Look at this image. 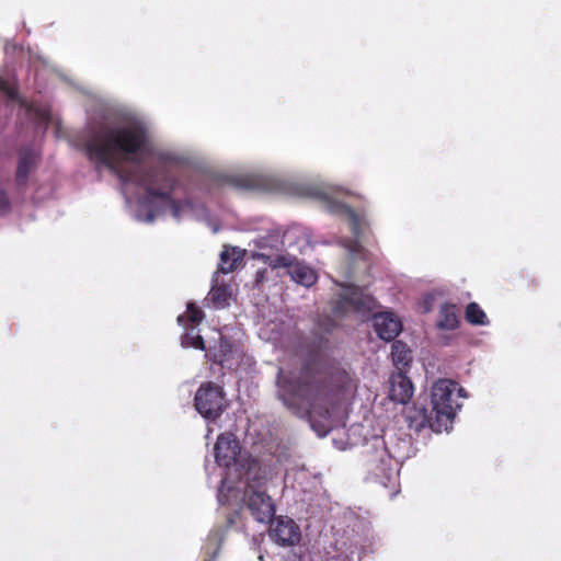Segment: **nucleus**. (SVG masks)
Wrapping results in <instances>:
<instances>
[{
    "label": "nucleus",
    "instance_id": "20",
    "mask_svg": "<svg viewBox=\"0 0 561 561\" xmlns=\"http://www.w3.org/2000/svg\"><path fill=\"white\" fill-rule=\"evenodd\" d=\"M230 293L227 286L220 285L213 287L210 299L215 307L222 308L229 304Z\"/></svg>",
    "mask_w": 561,
    "mask_h": 561
},
{
    "label": "nucleus",
    "instance_id": "27",
    "mask_svg": "<svg viewBox=\"0 0 561 561\" xmlns=\"http://www.w3.org/2000/svg\"><path fill=\"white\" fill-rule=\"evenodd\" d=\"M218 550H219V547L217 546V547L215 548L214 552H213L211 558H209L208 560H205V561H215L216 556H217V553H218Z\"/></svg>",
    "mask_w": 561,
    "mask_h": 561
},
{
    "label": "nucleus",
    "instance_id": "5",
    "mask_svg": "<svg viewBox=\"0 0 561 561\" xmlns=\"http://www.w3.org/2000/svg\"><path fill=\"white\" fill-rule=\"evenodd\" d=\"M194 405L203 417L216 421L226 411L228 401L222 387L213 381H207L197 389Z\"/></svg>",
    "mask_w": 561,
    "mask_h": 561
},
{
    "label": "nucleus",
    "instance_id": "1",
    "mask_svg": "<svg viewBox=\"0 0 561 561\" xmlns=\"http://www.w3.org/2000/svg\"><path fill=\"white\" fill-rule=\"evenodd\" d=\"M148 145L146 129L136 124L111 127L101 126L93 129L85 139L82 149L87 158L95 164V170L106 168L124 182H134L146 191L144 206L147 208V221L152 222L157 216L170 208L174 218L181 216L182 203L172 197L178 180L165 165L148 169L136 167L124 171L122 160L135 161V156Z\"/></svg>",
    "mask_w": 561,
    "mask_h": 561
},
{
    "label": "nucleus",
    "instance_id": "29",
    "mask_svg": "<svg viewBox=\"0 0 561 561\" xmlns=\"http://www.w3.org/2000/svg\"><path fill=\"white\" fill-rule=\"evenodd\" d=\"M265 271H259L257 274H256V277H257V280L263 277V274H264Z\"/></svg>",
    "mask_w": 561,
    "mask_h": 561
},
{
    "label": "nucleus",
    "instance_id": "7",
    "mask_svg": "<svg viewBox=\"0 0 561 561\" xmlns=\"http://www.w3.org/2000/svg\"><path fill=\"white\" fill-rule=\"evenodd\" d=\"M376 308V300L373 296L365 294L362 288L355 285L344 286V291L339 296L332 307V312L340 317L348 311L368 314Z\"/></svg>",
    "mask_w": 561,
    "mask_h": 561
},
{
    "label": "nucleus",
    "instance_id": "12",
    "mask_svg": "<svg viewBox=\"0 0 561 561\" xmlns=\"http://www.w3.org/2000/svg\"><path fill=\"white\" fill-rule=\"evenodd\" d=\"M389 399L393 402L405 404L413 396V385L403 371L392 373L389 378Z\"/></svg>",
    "mask_w": 561,
    "mask_h": 561
},
{
    "label": "nucleus",
    "instance_id": "8",
    "mask_svg": "<svg viewBox=\"0 0 561 561\" xmlns=\"http://www.w3.org/2000/svg\"><path fill=\"white\" fill-rule=\"evenodd\" d=\"M240 478L244 480L248 491H257L276 474L275 466L252 456L241 457L238 463Z\"/></svg>",
    "mask_w": 561,
    "mask_h": 561
},
{
    "label": "nucleus",
    "instance_id": "21",
    "mask_svg": "<svg viewBox=\"0 0 561 561\" xmlns=\"http://www.w3.org/2000/svg\"><path fill=\"white\" fill-rule=\"evenodd\" d=\"M232 254H234V250H232ZM221 263L218 266V271L222 274H228L233 272L238 265V257L231 259V253L229 249H225L220 254Z\"/></svg>",
    "mask_w": 561,
    "mask_h": 561
},
{
    "label": "nucleus",
    "instance_id": "15",
    "mask_svg": "<svg viewBox=\"0 0 561 561\" xmlns=\"http://www.w3.org/2000/svg\"><path fill=\"white\" fill-rule=\"evenodd\" d=\"M460 309L455 304L446 302L438 311L437 327L442 330H455L459 325Z\"/></svg>",
    "mask_w": 561,
    "mask_h": 561
},
{
    "label": "nucleus",
    "instance_id": "17",
    "mask_svg": "<svg viewBox=\"0 0 561 561\" xmlns=\"http://www.w3.org/2000/svg\"><path fill=\"white\" fill-rule=\"evenodd\" d=\"M185 333L182 335V345L184 347H193L196 350L205 351L206 345L203 336L196 330L195 325H184Z\"/></svg>",
    "mask_w": 561,
    "mask_h": 561
},
{
    "label": "nucleus",
    "instance_id": "24",
    "mask_svg": "<svg viewBox=\"0 0 561 561\" xmlns=\"http://www.w3.org/2000/svg\"><path fill=\"white\" fill-rule=\"evenodd\" d=\"M229 495H230V493H224V492L217 493L218 502L220 504L225 505L228 502Z\"/></svg>",
    "mask_w": 561,
    "mask_h": 561
},
{
    "label": "nucleus",
    "instance_id": "25",
    "mask_svg": "<svg viewBox=\"0 0 561 561\" xmlns=\"http://www.w3.org/2000/svg\"><path fill=\"white\" fill-rule=\"evenodd\" d=\"M420 411L421 410L417 411V414H420ZM408 419L413 420V422H415V424H417L421 420V415H419L417 417H414V419H413V416L408 415ZM411 426H413V424H411ZM414 427L416 428V425H414Z\"/></svg>",
    "mask_w": 561,
    "mask_h": 561
},
{
    "label": "nucleus",
    "instance_id": "19",
    "mask_svg": "<svg viewBox=\"0 0 561 561\" xmlns=\"http://www.w3.org/2000/svg\"><path fill=\"white\" fill-rule=\"evenodd\" d=\"M465 319L473 325H485L488 323L486 314L477 302H470L465 310Z\"/></svg>",
    "mask_w": 561,
    "mask_h": 561
},
{
    "label": "nucleus",
    "instance_id": "6",
    "mask_svg": "<svg viewBox=\"0 0 561 561\" xmlns=\"http://www.w3.org/2000/svg\"><path fill=\"white\" fill-rule=\"evenodd\" d=\"M365 465L367 469L379 479L380 485L383 488H394L386 481L391 482L392 477V456L389 454L386 444L381 439H374L365 446L363 451Z\"/></svg>",
    "mask_w": 561,
    "mask_h": 561
},
{
    "label": "nucleus",
    "instance_id": "16",
    "mask_svg": "<svg viewBox=\"0 0 561 561\" xmlns=\"http://www.w3.org/2000/svg\"><path fill=\"white\" fill-rule=\"evenodd\" d=\"M391 357L398 371H402L412 362L411 350L402 341H394L391 345Z\"/></svg>",
    "mask_w": 561,
    "mask_h": 561
},
{
    "label": "nucleus",
    "instance_id": "11",
    "mask_svg": "<svg viewBox=\"0 0 561 561\" xmlns=\"http://www.w3.org/2000/svg\"><path fill=\"white\" fill-rule=\"evenodd\" d=\"M247 508L259 523H270L275 516V503L268 493H243Z\"/></svg>",
    "mask_w": 561,
    "mask_h": 561
},
{
    "label": "nucleus",
    "instance_id": "10",
    "mask_svg": "<svg viewBox=\"0 0 561 561\" xmlns=\"http://www.w3.org/2000/svg\"><path fill=\"white\" fill-rule=\"evenodd\" d=\"M270 538L282 547H293L300 542L301 531L296 522L289 517L278 516L270 527Z\"/></svg>",
    "mask_w": 561,
    "mask_h": 561
},
{
    "label": "nucleus",
    "instance_id": "18",
    "mask_svg": "<svg viewBox=\"0 0 561 561\" xmlns=\"http://www.w3.org/2000/svg\"><path fill=\"white\" fill-rule=\"evenodd\" d=\"M204 319V312L194 302H188L186 314H180L178 322L182 325H197Z\"/></svg>",
    "mask_w": 561,
    "mask_h": 561
},
{
    "label": "nucleus",
    "instance_id": "28",
    "mask_svg": "<svg viewBox=\"0 0 561 561\" xmlns=\"http://www.w3.org/2000/svg\"><path fill=\"white\" fill-rule=\"evenodd\" d=\"M5 89V82L0 79V90H4Z\"/></svg>",
    "mask_w": 561,
    "mask_h": 561
},
{
    "label": "nucleus",
    "instance_id": "22",
    "mask_svg": "<svg viewBox=\"0 0 561 561\" xmlns=\"http://www.w3.org/2000/svg\"><path fill=\"white\" fill-rule=\"evenodd\" d=\"M228 182L242 188H255L260 185L259 179L252 175L231 176Z\"/></svg>",
    "mask_w": 561,
    "mask_h": 561
},
{
    "label": "nucleus",
    "instance_id": "3",
    "mask_svg": "<svg viewBox=\"0 0 561 561\" xmlns=\"http://www.w3.org/2000/svg\"><path fill=\"white\" fill-rule=\"evenodd\" d=\"M458 383L449 379H439L432 387V411L428 413L425 408L421 409V420L416 430L430 427L434 432H442L447 428L456 415L460 405L455 399V391Z\"/></svg>",
    "mask_w": 561,
    "mask_h": 561
},
{
    "label": "nucleus",
    "instance_id": "23",
    "mask_svg": "<svg viewBox=\"0 0 561 561\" xmlns=\"http://www.w3.org/2000/svg\"><path fill=\"white\" fill-rule=\"evenodd\" d=\"M11 211V203L7 192L0 187V216H4Z\"/></svg>",
    "mask_w": 561,
    "mask_h": 561
},
{
    "label": "nucleus",
    "instance_id": "13",
    "mask_svg": "<svg viewBox=\"0 0 561 561\" xmlns=\"http://www.w3.org/2000/svg\"><path fill=\"white\" fill-rule=\"evenodd\" d=\"M374 329L383 341H393L402 330L401 321L392 312H380L374 316Z\"/></svg>",
    "mask_w": 561,
    "mask_h": 561
},
{
    "label": "nucleus",
    "instance_id": "26",
    "mask_svg": "<svg viewBox=\"0 0 561 561\" xmlns=\"http://www.w3.org/2000/svg\"><path fill=\"white\" fill-rule=\"evenodd\" d=\"M420 411L421 410L417 411V414H420ZM408 419L413 420V422H415V424H417L421 420V415H419L417 417H414V419H413V416L408 415ZM411 426H413V424H411ZM414 427L416 428V425H414Z\"/></svg>",
    "mask_w": 561,
    "mask_h": 561
},
{
    "label": "nucleus",
    "instance_id": "4",
    "mask_svg": "<svg viewBox=\"0 0 561 561\" xmlns=\"http://www.w3.org/2000/svg\"><path fill=\"white\" fill-rule=\"evenodd\" d=\"M255 257L262 260L272 270L285 268L290 278L305 287H311L318 280L317 272L305 262L290 254H278L271 256L264 253H256Z\"/></svg>",
    "mask_w": 561,
    "mask_h": 561
},
{
    "label": "nucleus",
    "instance_id": "2",
    "mask_svg": "<svg viewBox=\"0 0 561 561\" xmlns=\"http://www.w3.org/2000/svg\"><path fill=\"white\" fill-rule=\"evenodd\" d=\"M354 387L351 375L333 362L308 360L295 379L282 381L279 398L289 405V398L308 403L307 415L312 430L325 436L331 430L332 410L341 394Z\"/></svg>",
    "mask_w": 561,
    "mask_h": 561
},
{
    "label": "nucleus",
    "instance_id": "14",
    "mask_svg": "<svg viewBox=\"0 0 561 561\" xmlns=\"http://www.w3.org/2000/svg\"><path fill=\"white\" fill-rule=\"evenodd\" d=\"M38 154L32 148H22L19 151V160L15 173L16 184L25 186L28 175L38 162Z\"/></svg>",
    "mask_w": 561,
    "mask_h": 561
},
{
    "label": "nucleus",
    "instance_id": "9",
    "mask_svg": "<svg viewBox=\"0 0 561 561\" xmlns=\"http://www.w3.org/2000/svg\"><path fill=\"white\" fill-rule=\"evenodd\" d=\"M240 454L241 445L234 434L226 432L218 435L214 446V456L219 467L230 468L232 465L238 466Z\"/></svg>",
    "mask_w": 561,
    "mask_h": 561
}]
</instances>
